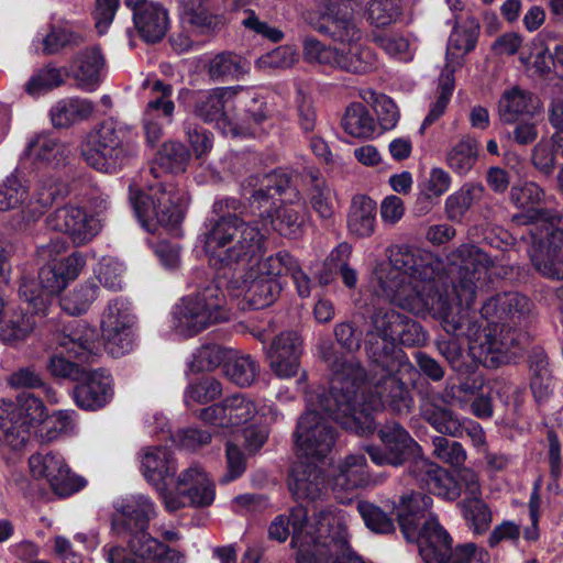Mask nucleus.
Masks as SVG:
<instances>
[{
  "instance_id": "2",
  "label": "nucleus",
  "mask_w": 563,
  "mask_h": 563,
  "mask_svg": "<svg viewBox=\"0 0 563 563\" xmlns=\"http://www.w3.org/2000/svg\"><path fill=\"white\" fill-rule=\"evenodd\" d=\"M427 341L422 327L412 319L395 309H379L372 317V325L367 331L365 346L368 357L379 371V378L373 376V385L377 398L369 400L376 410L390 408L397 413L407 412L412 404L405 384L394 374L400 364L395 353L396 343L402 345H420Z\"/></svg>"
},
{
  "instance_id": "58",
  "label": "nucleus",
  "mask_w": 563,
  "mask_h": 563,
  "mask_svg": "<svg viewBox=\"0 0 563 563\" xmlns=\"http://www.w3.org/2000/svg\"><path fill=\"white\" fill-rule=\"evenodd\" d=\"M85 42L82 34L66 25H53L49 32L42 37L43 52L55 54L67 46H78Z\"/></svg>"
},
{
  "instance_id": "32",
  "label": "nucleus",
  "mask_w": 563,
  "mask_h": 563,
  "mask_svg": "<svg viewBox=\"0 0 563 563\" xmlns=\"http://www.w3.org/2000/svg\"><path fill=\"white\" fill-rule=\"evenodd\" d=\"M318 461L299 456L292 465L288 487L297 499L314 500L324 493L325 482Z\"/></svg>"
},
{
  "instance_id": "19",
  "label": "nucleus",
  "mask_w": 563,
  "mask_h": 563,
  "mask_svg": "<svg viewBox=\"0 0 563 563\" xmlns=\"http://www.w3.org/2000/svg\"><path fill=\"white\" fill-rule=\"evenodd\" d=\"M29 468L33 478L45 481L59 497L71 496L87 484L84 477L71 472L67 461L58 452L42 451L32 454Z\"/></svg>"
},
{
  "instance_id": "31",
  "label": "nucleus",
  "mask_w": 563,
  "mask_h": 563,
  "mask_svg": "<svg viewBox=\"0 0 563 563\" xmlns=\"http://www.w3.org/2000/svg\"><path fill=\"white\" fill-rule=\"evenodd\" d=\"M66 74L75 80L80 90H97L106 74V59L101 49L92 46L79 51L73 57Z\"/></svg>"
},
{
  "instance_id": "8",
  "label": "nucleus",
  "mask_w": 563,
  "mask_h": 563,
  "mask_svg": "<svg viewBox=\"0 0 563 563\" xmlns=\"http://www.w3.org/2000/svg\"><path fill=\"white\" fill-rule=\"evenodd\" d=\"M334 335L338 344H340L346 353L339 354L332 345H322L320 355L331 371L330 395L338 406V409L334 410V415L341 418V413L344 417L352 409L350 394L357 395L361 390V396H376L372 380L375 371H372L368 382L365 383L363 369L353 355V352L360 349V339L356 336L355 330L351 323L342 322L336 324ZM374 368L375 366L373 365L372 369ZM376 378H379V371H376Z\"/></svg>"
},
{
  "instance_id": "20",
  "label": "nucleus",
  "mask_w": 563,
  "mask_h": 563,
  "mask_svg": "<svg viewBox=\"0 0 563 563\" xmlns=\"http://www.w3.org/2000/svg\"><path fill=\"white\" fill-rule=\"evenodd\" d=\"M239 87H221L201 92L195 112L206 122H216L224 134L239 136L243 133L236 115Z\"/></svg>"
},
{
  "instance_id": "18",
  "label": "nucleus",
  "mask_w": 563,
  "mask_h": 563,
  "mask_svg": "<svg viewBox=\"0 0 563 563\" xmlns=\"http://www.w3.org/2000/svg\"><path fill=\"white\" fill-rule=\"evenodd\" d=\"M137 318L133 303L124 297L108 301L100 318V329L108 352L115 357L130 353L135 344Z\"/></svg>"
},
{
  "instance_id": "45",
  "label": "nucleus",
  "mask_w": 563,
  "mask_h": 563,
  "mask_svg": "<svg viewBox=\"0 0 563 563\" xmlns=\"http://www.w3.org/2000/svg\"><path fill=\"white\" fill-rule=\"evenodd\" d=\"M422 418L438 432L451 437L462 434L463 422L448 408L441 407L434 401H426L421 406Z\"/></svg>"
},
{
  "instance_id": "48",
  "label": "nucleus",
  "mask_w": 563,
  "mask_h": 563,
  "mask_svg": "<svg viewBox=\"0 0 563 563\" xmlns=\"http://www.w3.org/2000/svg\"><path fill=\"white\" fill-rule=\"evenodd\" d=\"M410 7V0H371L367 15L371 24L377 27L388 26L397 22Z\"/></svg>"
},
{
  "instance_id": "46",
  "label": "nucleus",
  "mask_w": 563,
  "mask_h": 563,
  "mask_svg": "<svg viewBox=\"0 0 563 563\" xmlns=\"http://www.w3.org/2000/svg\"><path fill=\"white\" fill-rule=\"evenodd\" d=\"M531 96L517 87L501 95L498 102V115L504 123H515L521 115L531 113Z\"/></svg>"
},
{
  "instance_id": "30",
  "label": "nucleus",
  "mask_w": 563,
  "mask_h": 563,
  "mask_svg": "<svg viewBox=\"0 0 563 563\" xmlns=\"http://www.w3.org/2000/svg\"><path fill=\"white\" fill-rule=\"evenodd\" d=\"M409 474L428 490L445 500H455L461 490L452 476L424 456L411 461Z\"/></svg>"
},
{
  "instance_id": "52",
  "label": "nucleus",
  "mask_w": 563,
  "mask_h": 563,
  "mask_svg": "<svg viewBox=\"0 0 563 563\" xmlns=\"http://www.w3.org/2000/svg\"><path fill=\"white\" fill-rule=\"evenodd\" d=\"M344 131L354 137H369L375 132V122L362 103H352L342 119Z\"/></svg>"
},
{
  "instance_id": "4",
  "label": "nucleus",
  "mask_w": 563,
  "mask_h": 563,
  "mask_svg": "<svg viewBox=\"0 0 563 563\" xmlns=\"http://www.w3.org/2000/svg\"><path fill=\"white\" fill-rule=\"evenodd\" d=\"M114 509L121 516L119 532L130 533L128 547L115 543L103 545L101 553L107 563H185L186 555L170 548L148 532L150 522L158 514L155 501L144 494H132L118 499Z\"/></svg>"
},
{
  "instance_id": "28",
  "label": "nucleus",
  "mask_w": 563,
  "mask_h": 563,
  "mask_svg": "<svg viewBox=\"0 0 563 563\" xmlns=\"http://www.w3.org/2000/svg\"><path fill=\"white\" fill-rule=\"evenodd\" d=\"M133 12V22L140 36L147 43L159 42L169 27L167 10L158 2L150 0H125Z\"/></svg>"
},
{
  "instance_id": "33",
  "label": "nucleus",
  "mask_w": 563,
  "mask_h": 563,
  "mask_svg": "<svg viewBox=\"0 0 563 563\" xmlns=\"http://www.w3.org/2000/svg\"><path fill=\"white\" fill-rule=\"evenodd\" d=\"M20 299L21 306L8 308L0 318V339L5 344L15 345L25 341L35 328V317L46 314L36 313L32 305L21 296Z\"/></svg>"
},
{
  "instance_id": "61",
  "label": "nucleus",
  "mask_w": 563,
  "mask_h": 563,
  "mask_svg": "<svg viewBox=\"0 0 563 563\" xmlns=\"http://www.w3.org/2000/svg\"><path fill=\"white\" fill-rule=\"evenodd\" d=\"M222 394L221 383L213 377H203L190 383L184 393L185 404H207L217 399Z\"/></svg>"
},
{
  "instance_id": "23",
  "label": "nucleus",
  "mask_w": 563,
  "mask_h": 563,
  "mask_svg": "<svg viewBox=\"0 0 563 563\" xmlns=\"http://www.w3.org/2000/svg\"><path fill=\"white\" fill-rule=\"evenodd\" d=\"M320 519L327 520V532L314 550L312 563H365L349 547V517L343 510L324 514Z\"/></svg>"
},
{
  "instance_id": "10",
  "label": "nucleus",
  "mask_w": 563,
  "mask_h": 563,
  "mask_svg": "<svg viewBox=\"0 0 563 563\" xmlns=\"http://www.w3.org/2000/svg\"><path fill=\"white\" fill-rule=\"evenodd\" d=\"M136 153V146L129 139V128L113 120L91 130L81 143L87 165L104 174L119 172Z\"/></svg>"
},
{
  "instance_id": "11",
  "label": "nucleus",
  "mask_w": 563,
  "mask_h": 563,
  "mask_svg": "<svg viewBox=\"0 0 563 563\" xmlns=\"http://www.w3.org/2000/svg\"><path fill=\"white\" fill-rule=\"evenodd\" d=\"M228 319L225 298L218 284L181 298L173 307L170 328L177 335L189 338Z\"/></svg>"
},
{
  "instance_id": "16",
  "label": "nucleus",
  "mask_w": 563,
  "mask_h": 563,
  "mask_svg": "<svg viewBox=\"0 0 563 563\" xmlns=\"http://www.w3.org/2000/svg\"><path fill=\"white\" fill-rule=\"evenodd\" d=\"M101 207H106L104 199L93 210L77 203H66L49 213L45 223L48 229L66 234L75 246H82L91 242L103 228Z\"/></svg>"
},
{
  "instance_id": "56",
  "label": "nucleus",
  "mask_w": 563,
  "mask_h": 563,
  "mask_svg": "<svg viewBox=\"0 0 563 563\" xmlns=\"http://www.w3.org/2000/svg\"><path fill=\"white\" fill-rule=\"evenodd\" d=\"M29 200V191L22 180L11 175L0 184V211L20 209L24 217V206Z\"/></svg>"
},
{
  "instance_id": "43",
  "label": "nucleus",
  "mask_w": 563,
  "mask_h": 563,
  "mask_svg": "<svg viewBox=\"0 0 563 563\" xmlns=\"http://www.w3.org/2000/svg\"><path fill=\"white\" fill-rule=\"evenodd\" d=\"M223 369L230 382L240 387H249L255 382L260 365L251 355L231 350Z\"/></svg>"
},
{
  "instance_id": "42",
  "label": "nucleus",
  "mask_w": 563,
  "mask_h": 563,
  "mask_svg": "<svg viewBox=\"0 0 563 563\" xmlns=\"http://www.w3.org/2000/svg\"><path fill=\"white\" fill-rule=\"evenodd\" d=\"M327 33L334 42L345 46L363 40V31L358 26L352 12L339 10L329 15L327 25L319 29Z\"/></svg>"
},
{
  "instance_id": "64",
  "label": "nucleus",
  "mask_w": 563,
  "mask_h": 563,
  "mask_svg": "<svg viewBox=\"0 0 563 563\" xmlns=\"http://www.w3.org/2000/svg\"><path fill=\"white\" fill-rule=\"evenodd\" d=\"M74 411L59 410L52 416H47L44 426L40 430V438L43 442L56 440L62 434H67L74 428Z\"/></svg>"
},
{
  "instance_id": "14",
  "label": "nucleus",
  "mask_w": 563,
  "mask_h": 563,
  "mask_svg": "<svg viewBox=\"0 0 563 563\" xmlns=\"http://www.w3.org/2000/svg\"><path fill=\"white\" fill-rule=\"evenodd\" d=\"M86 265V257L80 252H74L58 262L43 265L38 273L42 288L36 282L24 279L19 294L32 305L36 313L47 312L52 296L62 292L70 282L76 279Z\"/></svg>"
},
{
  "instance_id": "22",
  "label": "nucleus",
  "mask_w": 563,
  "mask_h": 563,
  "mask_svg": "<svg viewBox=\"0 0 563 563\" xmlns=\"http://www.w3.org/2000/svg\"><path fill=\"white\" fill-rule=\"evenodd\" d=\"M378 437L382 446L367 445L365 448L371 461L377 466H400L410 456H412V461L421 456L420 445L398 422L384 424L378 431Z\"/></svg>"
},
{
  "instance_id": "37",
  "label": "nucleus",
  "mask_w": 563,
  "mask_h": 563,
  "mask_svg": "<svg viewBox=\"0 0 563 563\" xmlns=\"http://www.w3.org/2000/svg\"><path fill=\"white\" fill-rule=\"evenodd\" d=\"M71 153L69 144L47 134L37 135L25 150V155L34 163L53 168L63 165Z\"/></svg>"
},
{
  "instance_id": "27",
  "label": "nucleus",
  "mask_w": 563,
  "mask_h": 563,
  "mask_svg": "<svg viewBox=\"0 0 563 563\" xmlns=\"http://www.w3.org/2000/svg\"><path fill=\"white\" fill-rule=\"evenodd\" d=\"M302 340L296 331H285L277 335L266 356L272 372L282 379L296 376L300 368Z\"/></svg>"
},
{
  "instance_id": "40",
  "label": "nucleus",
  "mask_w": 563,
  "mask_h": 563,
  "mask_svg": "<svg viewBox=\"0 0 563 563\" xmlns=\"http://www.w3.org/2000/svg\"><path fill=\"white\" fill-rule=\"evenodd\" d=\"M308 198L312 210L322 221H331L336 210L334 190L317 170L309 172Z\"/></svg>"
},
{
  "instance_id": "57",
  "label": "nucleus",
  "mask_w": 563,
  "mask_h": 563,
  "mask_svg": "<svg viewBox=\"0 0 563 563\" xmlns=\"http://www.w3.org/2000/svg\"><path fill=\"white\" fill-rule=\"evenodd\" d=\"M99 296V286L96 283L87 282L76 287L60 301L62 309L69 314H81L86 312L91 303Z\"/></svg>"
},
{
  "instance_id": "39",
  "label": "nucleus",
  "mask_w": 563,
  "mask_h": 563,
  "mask_svg": "<svg viewBox=\"0 0 563 563\" xmlns=\"http://www.w3.org/2000/svg\"><path fill=\"white\" fill-rule=\"evenodd\" d=\"M375 224V201L364 195L355 196L347 217L349 232L357 238H368L374 233Z\"/></svg>"
},
{
  "instance_id": "13",
  "label": "nucleus",
  "mask_w": 563,
  "mask_h": 563,
  "mask_svg": "<svg viewBox=\"0 0 563 563\" xmlns=\"http://www.w3.org/2000/svg\"><path fill=\"white\" fill-rule=\"evenodd\" d=\"M339 509L320 511L312 520H308V511L302 506L294 507L289 515H278L269 523L267 533L269 540L279 543L285 542L292 531L291 545L297 550V563H312L314 550L327 532V520L320 516L329 512H338Z\"/></svg>"
},
{
  "instance_id": "9",
  "label": "nucleus",
  "mask_w": 563,
  "mask_h": 563,
  "mask_svg": "<svg viewBox=\"0 0 563 563\" xmlns=\"http://www.w3.org/2000/svg\"><path fill=\"white\" fill-rule=\"evenodd\" d=\"M432 506V498L420 493H406L398 504L393 503L405 538L416 542L419 554L424 563H446L451 554L452 538L438 518L426 517Z\"/></svg>"
},
{
  "instance_id": "29",
  "label": "nucleus",
  "mask_w": 563,
  "mask_h": 563,
  "mask_svg": "<svg viewBox=\"0 0 563 563\" xmlns=\"http://www.w3.org/2000/svg\"><path fill=\"white\" fill-rule=\"evenodd\" d=\"M177 462L167 446H147L141 453V472L152 485L159 499L165 489H169L166 479L176 475Z\"/></svg>"
},
{
  "instance_id": "26",
  "label": "nucleus",
  "mask_w": 563,
  "mask_h": 563,
  "mask_svg": "<svg viewBox=\"0 0 563 563\" xmlns=\"http://www.w3.org/2000/svg\"><path fill=\"white\" fill-rule=\"evenodd\" d=\"M114 397V382L112 375L102 368L82 372L79 384L74 389L76 405L89 411H96Z\"/></svg>"
},
{
  "instance_id": "12",
  "label": "nucleus",
  "mask_w": 563,
  "mask_h": 563,
  "mask_svg": "<svg viewBox=\"0 0 563 563\" xmlns=\"http://www.w3.org/2000/svg\"><path fill=\"white\" fill-rule=\"evenodd\" d=\"M199 417L207 424L227 433L251 421L275 423L283 419V413L269 400L255 401L246 394H234L202 409Z\"/></svg>"
},
{
  "instance_id": "50",
  "label": "nucleus",
  "mask_w": 563,
  "mask_h": 563,
  "mask_svg": "<svg viewBox=\"0 0 563 563\" xmlns=\"http://www.w3.org/2000/svg\"><path fill=\"white\" fill-rule=\"evenodd\" d=\"M231 350L216 343H207L198 347L187 361L191 373L209 372L227 362Z\"/></svg>"
},
{
  "instance_id": "25",
  "label": "nucleus",
  "mask_w": 563,
  "mask_h": 563,
  "mask_svg": "<svg viewBox=\"0 0 563 563\" xmlns=\"http://www.w3.org/2000/svg\"><path fill=\"white\" fill-rule=\"evenodd\" d=\"M56 344L62 352L79 362H93L102 351L97 329L79 320L64 327L56 335Z\"/></svg>"
},
{
  "instance_id": "35",
  "label": "nucleus",
  "mask_w": 563,
  "mask_h": 563,
  "mask_svg": "<svg viewBox=\"0 0 563 563\" xmlns=\"http://www.w3.org/2000/svg\"><path fill=\"white\" fill-rule=\"evenodd\" d=\"M68 192L67 185L55 176H42L24 206V219L35 221L45 210Z\"/></svg>"
},
{
  "instance_id": "34",
  "label": "nucleus",
  "mask_w": 563,
  "mask_h": 563,
  "mask_svg": "<svg viewBox=\"0 0 563 563\" xmlns=\"http://www.w3.org/2000/svg\"><path fill=\"white\" fill-rule=\"evenodd\" d=\"M530 256L533 265L543 276L563 279V230L552 231L547 245L537 243L534 239ZM560 296H563V287L560 289Z\"/></svg>"
},
{
  "instance_id": "55",
  "label": "nucleus",
  "mask_w": 563,
  "mask_h": 563,
  "mask_svg": "<svg viewBox=\"0 0 563 563\" xmlns=\"http://www.w3.org/2000/svg\"><path fill=\"white\" fill-rule=\"evenodd\" d=\"M249 71L247 63L239 55L222 53L209 63V74L213 79H239Z\"/></svg>"
},
{
  "instance_id": "41",
  "label": "nucleus",
  "mask_w": 563,
  "mask_h": 563,
  "mask_svg": "<svg viewBox=\"0 0 563 563\" xmlns=\"http://www.w3.org/2000/svg\"><path fill=\"white\" fill-rule=\"evenodd\" d=\"M336 59L338 69L354 75L367 74L376 64L375 54L362 41L339 48Z\"/></svg>"
},
{
  "instance_id": "24",
  "label": "nucleus",
  "mask_w": 563,
  "mask_h": 563,
  "mask_svg": "<svg viewBox=\"0 0 563 563\" xmlns=\"http://www.w3.org/2000/svg\"><path fill=\"white\" fill-rule=\"evenodd\" d=\"M384 477L372 476L364 454H350L338 462L331 473L330 485L340 503L351 499L361 488L382 483Z\"/></svg>"
},
{
  "instance_id": "62",
  "label": "nucleus",
  "mask_w": 563,
  "mask_h": 563,
  "mask_svg": "<svg viewBox=\"0 0 563 563\" xmlns=\"http://www.w3.org/2000/svg\"><path fill=\"white\" fill-rule=\"evenodd\" d=\"M543 197V190L534 183H526L521 187H512L510 194L511 201L518 208L528 209L533 212V216H530L531 220L543 218V210L534 208L542 201Z\"/></svg>"
},
{
  "instance_id": "15",
  "label": "nucleus",
  "mask_w": 563,
  "mask_h": 563,
  "mask_svg": "<svg viewBox=\"0 0 563 563\" xmlns=\"http://www.w3.org/2000/svg\"><path fill=\"white\" fill-rule=\"evenodd\" d=\"M47 418L43 401L31 394H23L16 402L0 400V431L7 445L22 449L33 431Z\"/></svg>"
},
{
  "instance_id": "3",
  "label": "nucleus",
  "mask_w": 563,
  "mask_h": 563,
  "mask_svg": "<svg viewBox=\"0 0 563 563\" xmlns=\"http://www.w3.org/2000/svg\"><path fill=\"white\" fill-rule=\"evenodd\" d=\"M189 159L186 147L177 142L164 143L148 172L129 187L130 202L142 228L151 233L158 225L174 228L184 219L189 196L163 173H179Z\"/></svg>"
},
{
  "instance_id": "60",
  "label": "nucleus",
  "mask_w": 563,
  "mask_h": 563,
  "mask_svg": "<svg viewBox=\"0 0 563 563\" xmlns=\"http://www.w3.org/2000/svg\"><path fill=\"white\" fill-rule=\"evenodd\" d=\"M253 264L255 265V268L262 273V275L278 279L280 276L290 275V273L299 263L288 252L279 251L273 255H269L262 262H260L257 258L253 262Z\"/></svg>"
},
{
  "instance_id": "49",
  "label": "nucleus",
  "mask_w": 563,
  "mask_h": 563,
  "mask_svg": "<svg viewBox=\"0 0 563 563\" xmlns=\"http://www.w3.org/2000/svg\"><path fill=\"white\" fill-rule=\"evenodd\" d=\"M466 526L475 534L485 533L492 523V511L482 497L464 498L459 503Z\"/></svg>"
},
{
  "instance_id": "63",
  "label": "nucleus",
  "mask_w": 563,
  "mask_h": 563,
  "mask_svg": "<svg viewBox=\"0 0 563 563\" xmlns=\"http://www.w3.org/2000/svg\"><path fill=\"white\" fill-rule=\"evenodd\" d=\"M144 85L151 87L152 92L155 95L147 103L144 115L169 119L174 112V103L169 99L172 87L159 80L154 81L152 85L147 80Z\"/></svg>"
},
{
  "instance_id": "1",
  "label": "nucleus",
  "mask_w": 563,
  "mask_h": 563,
  "mask_svg": "<svg viewBox=\"0 0 563 563\" xmlns=\"http://www.w3.org/2000/svg\"><path fill=\"white\" fill-rule=\"evenodd\" d=\"M452 294H449L444 264L432 253L408 245L389 250V261L376 265L373 284L378 296L417 316L430 314L441 321L446 333L465 335L474 360L486 367H498L518 355V335L499 324L508 316L529 312L530 300L518 292L488 299L481 313L486 325L471 321L467 308L485 282L492 261L475 245H461L451 255Z\"/></svg>"
},
{
  "instance_id": "38",
  "label": "nucleus",
  "mask_w": 563,
  "mask_h": 563,
  "mask_svg": "<svg viewBox=\"0 0 563 563\" xmlns=\"http://www.w3.org/2000/svg\"><path fill=\"white\" fill-rule=\"evenodd\" d=\"M479 25L473 18L456 23L451 32L446 46L448 67H461L463 57L474 49L478 37Z\"/></svg>"
},
{
  "instance_id": "36",
  "label": "nucleus",
  "mask_w": 563,
  "mask_h": 563,
  "mask_svg": "<svg viewBox=\"0 0 563 563\" xmlns=\"http://www.w3.org/2000/svg\"><path fill=\"white\" fill-rule=\"evenodd\" d=\"M95 110V103L87 98L66 97L52 106L49 117L55 128L67 129L92 118Z\"/></svg>"
},
{
  "instance_id": "51",
  "label": "nucleus",
  "mask_w": 563,
  "mask_h": 563,
  "mask_svg": "<svg viewBox=\"0 0 563 563\" xmlns=\"http://www.w3.org/2000/svg\"><path fill=\"white\" fill-rule=\"evenodd\" d=\"M484 187L467 183L445 199V212L451 220H460L471 206L483 196Z\"/></svg>"
},
{
  "instance_id": "17",
  "label": "nucleus",
  "mask_w": 563,
  "mask_h": 563,
  "mask_svg": "<svg viewBox=\"0 0 563 563\" xmlns=\"http://www.w3.org/2000/svg\"><path fill=\"white\" fill-rule=\"evenodd\" d=\"M214 498L216 486L208 473L191 464L177 475L174 487L164 490L162 504L166 511L176 512L186 507H209Z\"/></svg>"
},
{
  "instance_id": "47",
  "label": "nucleus",
  "mask_w": 563,
  "mask_h": 563,
  "mask_svg": "<svg viewBox=\"0 0 563 563\" xmlns=\"http://www.w3.org/2000/svg\"><path fill=\"white\" fill-rule=\"evenodd\" d=\"M236 115L239 117L240 126H242L244 131L240 133L239 136H245L253 134L249 126H246L249 121L252 120L255 123L263 122L268 115V110L263 100L253 97L250 91L239 86Z\"/></svg>"
},
{
  "instance_id": "6",
  "label": "nucleus",
  "mask_w": 563,
  "mask_h": 563,
  "mask_svg": "<svg viewBox=\"0 0 563 563\" xmlns=\"http://www.w3.org/2000/svg\"><path fill=\"white\" fill-rule=\"evenodd\" d=\"M351 411L346 416L338 418L334 410L338 406L330 393L321 395L318 404H309L308 410L299 418L296 431L294 433L295 444L299 456L305 459L320 460L325 456L334 444V432L329 424L328 419L319 412V409L327 412L333 420L343 428L353 431L360 435H366L375 430L372 412L377 411L371 408L369 400L377 398L365 395L357 398V395L350 394ZM341 416H343L341 413Z\"/></svg>"
},
{
  "instance_id": "21",
  "label": "nucleus",
  "mask_w": 563,
  "mask_h": 563,
  "mask_svg": "<svg viewBox=\"0 0 563 563\" xmlns=\"http://www.w3.org/2000/svg\"><path fill=\"white\" fill-rule=\"evenodd\" d=\"M218 284L227 286L234 296L242 297L253 309L272 305L280 291L278 279L262 275L254 264L238 271L235 276L223 273V279L218 280Z\"/></svg>"
},
{
  "instance_id": "5",
  "label": "nucleus",
  "mask_w": 563,
  "mask_h": 563,
  "mask_svg": "<svg viewBox=\"0 0 563 563\" xmlns=\"http://www.w3.org/2000/svg\"><path fill=\"white\" fill-rule=\"evenodd\" d=\"M249 205L241 214L260 217L265 233L273 225L284 236H296L305 222V205L299 191L283 170L250 175L242 183Z\"/></svg>"
},
{
  "instance_id": "7",
  "label": "nucleus",
  "mask_w": 563,
  "mask_h": 563,
  "mask_svg": "<svg viewBox=\"0 0 563 563\" xmlns=\"http://www.w3.org/2000/svg\"><path fill=\"white\" fill-rule=\"evenodd\" d=\"M265 228L256 221H246L238 214H223L212 222L203 234V249L212 267L218 271V280L223 273L252 267L265 250Z\"/></svg>"
},
{
  "instance_id": "59",
  "label": "nucleus",
  "mask_w": 563,
  "mask_h": 563,
  "mask_svg": "<svg viewBox=\"0 0 563 563\" xmlns=\"http://www.w3.org/2000/svg\"><path fill=\"white\" fill-rule=\"evenodd\" d=\"M338 49L313 37H306L302 42L305 60L322 67L338 68Z\"/></svg>"
},
{
  "instance_id": "53",
  "label": "nucleus",
  "mask_w": 563,
  "mask_h": 563,
  "mask_svg": "<svg viewBox=\"0 0 563 563\" xmlns=\"http://www.w3.org/2000/svg\"><path fill=\"white\" fill-rule=\"evenodd\" d=\"M66 70L48 64L30 77L25 84V91L32 97H40L64 84Z\"/></svg>"
},
{
  "instance_id": "44",
  "label": "nucleus",
  "mask_w": 563,
  "mask_h": 563,
  "mask_svg": "<svg viewBox=\"0 0 563 563\" xmlns=\"http://www.w3.org/2000/svg\"><path fill=\"white\" fill-rule=\"evenodd\" d=\"M477 158L478 142L465 135L446 152L445 163L453 173L465 176L475 166Z\"/></svg>"
},
{
  "instance_id": "54",
  "label": "nucleus",
  "mask_w": 563,
  "mask_h": 563,
  "mask_svg": "<svg viewBox=\"0 0 563 563\" xmlns=\"http://www.w3.org/2000/svg\"><path fill=\"white\" fill-rule=\"evenodd\" d=\"M181 18L202 33L214 30L221 23V18L213 14L201 0H184Z\"/></svg>"
}]
</instances>
